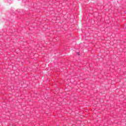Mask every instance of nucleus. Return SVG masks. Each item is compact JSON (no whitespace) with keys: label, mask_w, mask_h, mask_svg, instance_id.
<instances>
[{"label":"nucleus","mask_w":126,"mask_h":126,"mask_svg":"<svg viewBox=\"0 0 126 126\" xmlns=\"http://www.w3.org/2000/svg\"><path fill=\"white\" fill-rule=\"evenodd\" d=\"M77 55H79V53H77Z\"/></svg>","instance_id":"obj_1"}]
</instances>
